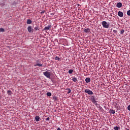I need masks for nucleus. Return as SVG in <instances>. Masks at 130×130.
<instances>
[{"mask_svg": "<svg viewBox=\"0 0 130 130\" xmlns=\"http://www.w3.org/2000/svg\"><path fill=\"white\" fill-rule=\"evenodd\" d=\"M102 24L104 28H109V24L106 21H102Z\"/></svg>", "mask_w": 130, "mask_h": 130, "instance_id": "f257e3e1", "label": "nucleus"}, {"mask_svg": "<svg viewBox=\"0 0 130 130\" xmlns=\"http://www.w3.org/2000/svg\"><path fill=\"white\" fill-rule=\"evenodd\" d=\"M43 74L46 76L48 79H50L51 77L50 73L48 71L43 72Z\"/></svg>", "mask_w": 130, "mask_h": 130, "instance_id": "f03ea898", "label": "nucleus"}, {"mask_svg": "<svg viewBox=\"0 0 130 130\" xmlns=\"http://www.w3.org/2000/svg\"><path fill=\"white\" fill-rule=\"evenodd\" d=\"M84 92L85 93H87L88 95H93V92L91 90L87 89H85Z\"/></svg>", "mask_w": 130, "mask_h": 130, "instance_id": "7ed1b4c3", "label": "nucleus"}, {"mask_svg": "<svg viewBox=\"0 0 130 130\" xmlns=\"http://www.w3.org/2000/svg\"><path fill=\"white\" fill-rule=\"evenodd\" d=\"M27 30L29 33H31L33 32V29H32L31 26H29L27 28Z\"/></svg>", "mask_w": 130, "mask_h": 130, "instance_id": "20e7f679", "label": "nucleus"}, {"mask_svg": "<svg viewBox=\"0 0 130 130\" xmlns=\"http://www.w3.org/2000/svg\"><path fill=\"white\" fill-rule=\"evenodd\" d=\"M118 15L119 16V17H123V13L122 12H121L120 11H119L118 12Z\"/></svg>", "mask_w": 130, "mask_h": 130, "instance_id": "39448f33", "label": "nucleus"}, {"mask_svg": "<svg viewBox=\"0 0 130 130\" xmlns=\"http://www.w3.org/2000/svg\"><path fill=\"white\" fill-rule=\"evenodd\" d=\"M51 28V25H48V26L45 27L44 30H50V28Z\"/></svg>", "mask_w": 130, "mask_h": 130, "instance_id": "423d86ee", "label": "nucleus"}, {"mask_svg": "<svg viewBox=\"0 0 130 130\" xmlns=\"http://www.w3.org/2000/svg\"><path fill=\"white\" fill-rule=\"evenodd\" d=\"M116 7H117L118 8H120L122 7V4L121 3H118L116 4Z\"/></svg>", "mask_w": 130, "mask_h": 130, "instance_id": "0eeeda50", "label": "nucleus"}, {"mask_svg": "<svg viewBox=\"0 0 130 130\" xmlns=\"http://www.w3.org/2000/svg\"><path fill=\"white\" fill-rule=\"evenodd\" d=\"M85 81L87 83H89L90 82V78H85Z\"/></svg>", "mask_w": 130, "mask_h": 130, "instance_id": "6e6552de", "label": "nucleus"}, {"mask_svg": "<svg viewBox=\"0 0 130 130\" xmlns=\"http://www.w3.org/2000/svg\"><path fill=\"white\" fill-rule=\"evenodd\" d=\"M31 23H32V21L30 19H27V20L26 21V24H27L28 25L31 24Z\"/></svg>", "mask_w": 130, "mask_h": 130, "instance_id": "1a4fd4ad", "label": "nucleus"}, {"mask_svg": "<svg viewBox=\"0 0 130 130\" xmlns=\"http://www.w3.org/2000/svg\"><path fill=\"white\" fill-rule=\"evenodd\" d=\"M84 31L85 33H89L90 32V29L89 28H85L84 30Z\"/></svg>", "mask_w": 130, "mask_h": 130, "instance_id": "9d476101", "label": "nucleus"}, {"mask_svg": "<svg viewBox=\"0 0 130 130\" xmlns=\"http://www.w3.org/2000/svg\"><path fill=\"white\" fill-rule=\"evenodd\" d=\"M7 93L8 95H11L13 94L11 90H8L7 92Z\"/></svg>", "mask_w": 130, "mask_h": 130, "instance_id": "9b49d317", "label": "nucleus"}, {"mask_svg": "<svg viewBox=\"0 0 130 130\" xmlns=\"http://www.w3.org/2000/svg\"><path fill=\"white\" fill-rule=\"evenodd\" d=\"M40 117L39 116H36L35 117V120H36V121H37V122H38V121H40Z\"/></svg>", "mask_w": 130, "mask_h": 130, "instance_id": "f8f14e48", "label": "nucleus"}, {"mask_svg": "<svg viewBox=\"0 0 130 130\" xmlns=\"http://www.w3.org/2000/svg\"><path fill=\"white\" fill-rule=\"evenodd\" d=\"M110 113H112V114H114L115 113V111L114 110L110 109Z\"/></svg>", "mask_w": 130, "mask_h": 130, "instance_id": "ddd939ff", "label": "nucleus"}, {"mask_svg": "<svg viewBox=\"0 0 130 130\" xmlns=\"http://www.w3.org/2000/svg\"><path fill=\"white\" fill-rule=\"evenodd\" d=\"M72 81H73V82H78V80H77V78H76V77L73 78Z\"/></svg>", "mask_w": 130, "mask_h": 130, "instance_id": "4468645a", "label": "nucleus"}, {"mask_svg": "<svg viewBox=\"0 0 130 130\" xmlns=\"http://www.w3.org/2000/svg\"><path fill=\"white\" fill-rule=\"evenodd\" d=\"M43 64L41 63H37L35 65V67H42Z\"/></svg>", "mask_w": 130, "mask_h": 130, "instance_id": "2eb2a0df", "label": "nucleus"}, {"mask_svg": "<svg viewBox=\"0 0 130 130\" xmlns=\"http://www.w3.org/2000/svg\"><path fill=\"white\" fill-rule=\"evenodd\" d=\"M34 29L37 31V30H40V27L39 26H36L34 28Z\"/></svg>", "mask_w": 130, "mask_h": 130, "instance_id": "dca6fc26", "label": "nucleus"}, {"mask_svg": "<svg viewBox=\"0 0 130 130\" xmlns=\"http://www.w3.org/2000/svg\"><path fill=\"white\" fill-rule=\"evenodd\" d=\"M54 59H55L56 60H58V61H60V58H59L58 56H56L54 58Z\"/></svg>", "mask_w": 130, "mask_h": 130, "instance_id": "f3484780", "label": "nucleus"}, {"mask_svg": "<svg viewBox=\"0 0 130 130\" xmlns=\"http://www.w3.org/2000/svg\"><path fill=\"white\" fill-rule=\"evenodd\" d=\"M73 72H74L73 70H70L69 71L68 73L69 74H73Z\"/></svg>", "mask_w": 130, "mask_h": 130, "instance_id": "a211bd4d", "label": "nucleus"}, {"mask_svg": "<svg viewBox=\"0 0 130 130\" xmlns=\"http://www.w3.org/2000/svg\"><path fill=\"white\" fill-rule=\"evenodd\" d=\"M120 129V126H115L114 127V130H119Z\"/></svg>", "mask_w": 130, "mask_h": 130, "instance_id": "6ab92c4d", "label": "nucleus"}, {"mask_svg": "<svg viewBox=\"0 0 130 130\" xmlns=\"http://www.w3.org/2000/svg\"><path fill=\"white\" fill-rule=\"evenodd\" d=\"M5 31V28H0V32H4Z\"/></svg>", "mask_w": 130, "mask_h": 130, "instance_id": "aec40b11", "label": "nucleus"}, {"mask_svg": "<svg viewBox=\"0 0 130 130\" xmlns=\"http://www.w3.org/2000/svg\"><path fill=\"white\" fill-rule=\"evenodd\" d=\"M51 95H52L51 93H50V92H48L47 93V95L48 97L51 96Z\"/></svg>", "mask_w": 130, "mask_h": 130, "instance_id": "412c9836", "label": "nucleus"}, {"mask_svg": "<svg viewBox=\"0 0 130 130\" xmlns=\"http://www.w3.org/2000/svg\"><path fill=\"white\" fill-rule=\"evenodd\" d=\"M67 90H68V91L67 92L68 94H70L71 92V90L70 88H67Z\"/></svg>", "mask_w": 130, "mask_h": 130, "instance_id": "4be33fe9", "label": "nucleus"}, {"mask_svg": "<svg viewBox=\"0 0 130 130\" xmlns=\"http://www.w3.org/2000/svg\"><path fill=\"white\" fill-rule=\"evenodd\" d=\"M91 102H92V103H96V101L95 100V99H94V98H93V99L91 100Z\"/></svg>", "mask_w": 130, "mask_h": 130, "instance_id": "5701e85b", "label": "nucleus"}, {"mask_svg": "<svg viewBox=\"0 0 130 130\" xmlns=\"http://www.w3.org/2000/svg\"><path fill=\"white\" fill-rule=\"evenodd\" d=\"M124 32V29H122L121 31H120V34L121 35H123Z\"/></svg>", "mask_w": 130, "mask_h": 130, "instance_id": "b1692460", "label": "nucleus"}, {"mask_svg": "<svg viewBox=\"0 0 130 130\" xmlns=\"http://www.w3.org/2000/svg\"><path fill=\"white\" fill-rule=\"evenodd\" d=\"M53 100L55 101H57L58 100V98L56 96H54L53 97Z\"/></svg>", "mask_w": 130, "mask_h": 130, "instance_id": "393cba45", "label": "nucleus"}, {"mask_svg": "<svg viewBox=\"0 0 130 130\" xmlns=\"http://www.w3.org/2000/svg\"><path fill=\"white\" fill-rule=\"evenodd\" d=\"M46 12V11L45 10H43V11H42L41 12H40V13L41 14H43L44 13H45Z\"/></svg>", "mask_w": 130, "mask_h": 130, "instance_id": "a878e982", "label": "nucleus"}, {"mask_svg": "<svg viewBox=\"0 0 130 130\" xmlns=\"http://www.w3.org/2000/svg\"><path fill=\"white\" fill-rule=\"evenodd\" d=\"M127 15L130 16V10H128L127 12Z\"/></svg>", "mask_w": 130, "mask_h": 130, "instance_id": "bb28decb", "label": "nucleus"}, {"mask_svg": "<svg viewBox=\"0 0 130 130\" xmlns=\"http://www.w3.org/2000/svg\"><path fill=\"white\" fill-rule=\"evenodd\" d=\"M113 33H117V30H113Z\"/></svg>", "mask_w": 130, "mask_h": 130, "instance_id": "cd10ccee", "label": "nucleus"}, {"mask_svg": "<svg viewBox=\"0 0 130 130\" xmlns=\"http://www.w3.org/2000/svg\"><path fill=\"white\" fill-rule=\"evenodd\" d=\"M127 110H128V111H130V105H128V106H127Z\"/></svg>", "mask_w": 130, "mask_h": 130, "instance_id": "c85d7f7f", "label": "nucleus"}, {"mask_svg": "<svg viewBox=\"0 0 130 130\" xmlns=\"http://www.w3.org/2000/svg\"><path fill=\"white\" fill-rule=\"evenodd\" d=\"M49 119H50L49 117H47V118L46 119V121H49Z\"/></svg>", "mask_w": 130, "mask_h": 130, "instance_id": "c756f323", "label": "nucleus"}, {"mask_svg": "<svg viewBox=\"0 0 130 130\" xmlns=\"http://www.w3.org/2000/svg\"><path fill=\"white\" fill-rule=\"evenodd\" d=\"M57 130H61V128L60 127L57 128Z\"/></svg>", "mask_w": 130, "mask_h": 130, "instance_id": "7c9ffc66", "label": "nucleus"}, {"mask_svg": "<svg viewBox=\"0 0 130 130\" xmlns=\"http://www.w3.org/2000/svg\"><path fill=\"white\" fill-rule=\"evenodd\" d=\"M126 130H129V129H126Z\"/></svg>", "mask_w": 130, "mask_h": 130, "instance_id": "2f4dec72", "label": "nucleus"}]
</instances>
